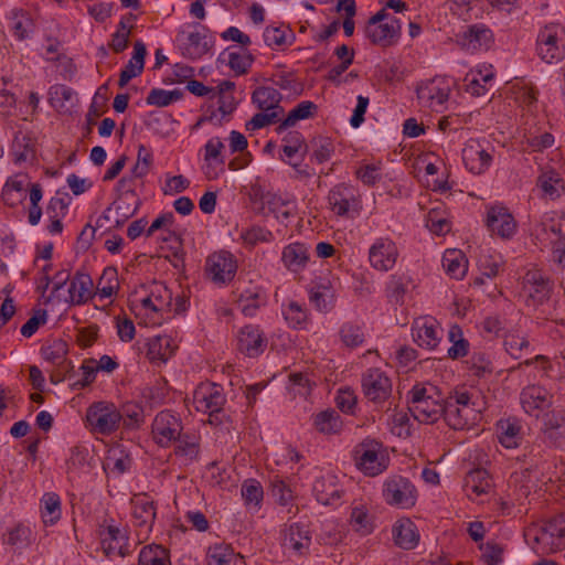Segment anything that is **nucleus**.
Returning <instances> with one entry per match:
<instances>
[{
  "label": "nucleus",
  "mask_w": 565,
  "mask_h": 565,
  "mask_svg": "<svg viewBox=\"0 0 565 565\" xmlns=\"http://www.w3.org/2000/svg\"><path fill=\"white\" fill-rule=\"evenodd\" d=\"M397 257V246L387 237L377 238L369 250L371 266L381 271L391 270L395 266Z\"/></svg>",
  "instance_id": "nucleus-12"
},
{
  "label": "nucleus",
  "mask_w": 565,
  "mask_h": 565,
  "mask_svg": "<svg viewBox=\"0 0 565 565\" xmlns=\"http://www.w3.org/2000/svg\"><path fill=\"white\" fill-rule=\"evenodd\" d=\"M93 297V279L83 271H76L68 287L67 302L71 305H83Z\"/></svg>",
  "instance_id": "nucleus-25"
},
{
  "label": "nucleus",
  "mask_w": 565,
  "mask_h": 565,
  "mask_svg": "<svg viewBox=\"0 0 565 565\" xmlns=\"http://www.w3.org/2000/svg\"><path fill=\"white\" fill-rule=\"evenodd\" d=\"M316 429L326 435L338 434L342 429L341 416L335 409H326L315 416Z\"/></svg>",
  "instance_id": "nucleus-41"
},
{
  "label": "nucleus",
  "mask_w": 565,
  "mask_h": 565,
  "mask_svg": "<svg viewBox=\"0 0 565 565\" xmlns=\"http://www.w3.org/2000/svg\"><path fill=\"white\" fill-rule=\"evenodd\" d=\"M505 351L514 359L522 358V351L527 350L529 341L518 334L509 333L504 337Z\"/></svg>",
  "instance_id": "nucleus-62"
},
{
  "label": "nucleus",
  "mask_w": 565,
  "mask_h": 565,
  "mask_svg": "<svg viewBox=\"0 0 565 565\" xmlns=\"http://www.w3.org/2000/svg\"><path fill=\"white\" fill-rule=\"evenodd\" d=\"M393 537L397 546L404 550L414 548L419 540L415 524L406 519L396 522L393 526Z\"/></svg>",
  "instance_id": "nucleus-32"
},
{
  "label": "nucleus",
  "mask_w": 565,
  "mask_h": 565,
  "mask_svg": "<svg viewBox=\"0 0 565 565\" xmlns=\"http://www.w3.org/2000/svg\"><path fill=\"white\" fill-rule=\"evenodd\" d=\"M449 341L452 345L448 349V356L456 360L468 354L469 342L463 338L462 329L452 324L448 331Z\"/></svg>",
  "instance_id": "nucleus-48"
},
{
  "label": "nucleus",
  "mask_w": 565,
  "mask_h": 565,
  "mask_svg": "<svg viewBox=\"0 0 565 565\" xmlns=\"http://www.w3.org/2000/svg\"><path fill=\"white\" fill-rule=\"evenodd\" d=\"M498 438L505 448H516L522 440V426L515 418L500 419L497 424Z\"/></svg>",
  "instance_id": "nucleus-30"
},
{
  "label": "nucleus",
  "mask_w": 565,
  "mask_h": 565,
  "mask_svg": "<svg viewBox=\"0 0 565 565\" xmlns=\"http://www.w3.org/2000/svg\"><path fill=\"white\" fill-rule=\"evenodd\" d=\"M537 186L542 190L543 194L551 200L559 198L565 191L564 180L561 178L559 173L553 169L542 172L537 179Z\"/></svg>",
  "instance_id": "nucleus-37"
},
{
  "label": "nucleus",
  "mask_w": 565,
  "mask_h": 565,
  "mask_svg": "<svg viewBox=\"0 0 565 565\" xmlns=\"http://www.w3.org/2000/svg\"><path fill=\"white\" fill-rule=\"evenodd\" d=\"M443 266L447 274L456 279H461L467 273V259L456 249H448L443 256Z\"/></svg>",
  "instance_id": "nucleus-42"
},
{
  "label": "nucleus",
  "mask_w": 565,
  "mask_h": 565,
  "mask_svg": "<svg viewBox=\"0 0 565 565\" xmlns=\"http://www.w3.org/2000/svg\"><path fill=\"white\" fill-rule=\"evenodd\" d=\"M444 396L430 383H417L407 393L408 411L419 423L434 424L441 415Z\"/></svg>",
  "instance_id": "nucleus-1"
},
{
  "label": "nucleus",
  "mask_w": 565,
  "mask_h": 565,
  "mask_svg": "<svg viewBox=\"0 0 565 565\" xmlns=\"http://www.w3.org/2000/svg\"><path fill=\"white\" fill-rule=\"evenodd\" d=\"M237 265L234 256L225 250L214 253L206 259V273L215 284H226L236 274Z\"/></svg>",
  "instance_id": "nucleus-14"
},
{
  "label": "nucleus",
  "mask_w": 565,
  "mask_h": 565,
  "mask_svg": "<svg viewBox=\"0 0 565 565\" xmlns=\"http://www.w3.org/2000/svg\"><path fill=\"white\" fill-rule=\"evenodd\" d=\"M146 54V45L141 41H136L134 44L132 57L125 66V68L120 72L118 81L119 87H125L131 78L142 73Z\"/></svg>",
  "instance_id": "nucleus-27"
},
{
  "label": "nucleus",
  "mask_w": 565,
  "mask_h": 565,
  "mask_svg": "<svg viewBox=\"0 0 565 565\" xmlns=\"http://www.w3.org/2000/svg\"><path fill=\"white\" fill-rule=\"evenodd\" d=\"M542 424L545 440L554 447H563L565 445V415L562 412H548L544 414Z\"/></svg>",
  "instance_id": "nucleus-21"
},
{
  "label": "nucleus",
  "mask_w": 565,
  "mask_h": 565,
  "mask_svg": "<svg viewBox=\"0 0 565 565\" xmlns=\"http://www.w3.org/2000/svg\"><path fill=\"white\" fill-rule=\"evenodd\" d=\"M10 29L19 40H25L34 32V23L30 14L21 9H13L10 12Z\"/></svg>",
  "instance_id": "nucleus-39"
},
{
  "label": "nucleus",
  "mask_w": 565,
  "mask_h": 565,
  "mask_svg": "<svg viewBox=\"0 0 565 565\" xmlns=\"http://www.w3.org/2000/svg\"><path fill=\"white\" fill-rule=\"evenodd\" d=\"M182 29L177 35V42L183 56L198 60L205 55L213 46L212 38L207 34L205 26L194 23Z\"/></svg>",
  "instance_id": "nucleus-2"
},
{
  "label": "nucleus",
  "mask_w": 565,
  "mask_h": 565,
  "mask_svg": "<svg viewBox=\"0 0 565 565\" xmlns=\"http://www.w3.org/2000/svg\"><path fill=\"white\" fill-rule=\"evenodd\" d=\"M132 515L138 526H151L156 519L154 502L146 494L136 495L132 501Z\"/></svg>",
  "instance_id": "nucleus-34"
},
{
  "label": "nucleus",
  "mask_w": 565,
  "mask_h": 565,
  "mask_svg": "<svg viewBox=\"0 0 565 565\" xmlns=\"http://www.w3.org/2000/svg\"><path fill=\"white\" fill-rule=\"evenodd\" d=\"M175 348L170 337L158 335L149 341L147 355L151 361L167 362Z\"/></svg>",
  "instance_id": "nucleus-40"
},
{
  "label": "nucleus",
  "mask_w": 565,
  "mask_h": 565,
  "mask_svg": "<svg viewBox=\"0 0 565 565\" xmlns=\"http://www.w3.org/2000/svg\"><path fill=\"white\" fill-rule=\"evenodd\" d=\"M42 518L45 524H54L61 518V500L56 493L49 492L42 499Z\"/></svg>",
  "instance_id": "nucleus-49"
},
{
  "label": "nucleus",
  "mask_w": 565,
  "mask_h": 565,
  "mask_svg": "<svg viewBox=\"0 0 565 565\" xmlns=\"http://www.w3.org/2000/svg\"><path fill=\"white\" fill-rule=\"evenodd\" d=\"M492 480L488 471L483 468H476L470 470L463 482V488L469 498L472 495L479 497L490 491Z\"/></svg>",
  "instance_id": "nucleus-29"
},
{
  "label": "nucleus",
  "mask_w": 565,
  "mask_h": 565,
  "mask_svg": "<svg viewBox=\"0 0 565 565\" xmlns=\"http://www.w3.org/2000/svg\"><path fill=\"white\" fill-rule=\"evenodd\" d=\"M68 345L66 341L62 339L49 341L41 348V354L45 361L57 366H63V370L65 371L71 367V362L66 361Z\"/></svg>",
  "instance_id": "nucleus-33"
},
{
  "label": "nucleus",
  "mask_w": 565,
  "mask_h": 565,
  "mask_svg": "<svg viewBox=\"0 0 565 565\" xmlns=\"http://www.w3.org/2000/svg\"><path fill=\"white\" fill-rule=\"evenodd\" d=\"M238 307L246 317H253L256 311L264 305V299L257 292L245 291L241 295Z\"/></svg>",
  "instance_id": "nucleus-57"
},
{
  "label": "nucleus",
  "mask_w": 565,
  "mask_h": 565,
  "mask_svg": "<svg viewBox=\"0 0 565 565\" xmlns=\"http://www.w3.org/2000/svg\"><path fill=\"white\" fill-rule=\"evenodd\" d=\"M290 391L295 395L307 397L312 388V383L303 373H291L289 375Z\"/></svg>",
  "instance_id": "nucleus-64"
},
{
  "label": "nucleus",
  "mask_w": 565,
  "mask_h": 565,
  "mask_svg": "<svg viewBox=\"0 0 565 565\" xmlns=\"http://www.w3.org/2000/svg\"><path fill=\"white\" fill-rule=\"evenodd\" d=\"M309 300L320 312H329L334 307L335 292L330 282H321L309 289Z\"/></svg>",
  "instance_id": "nucleus-31"
},
{
  "label": "nucleus",
  "mask_w": 565,
  "mask_h": 565,
  "mask_svg": "<svg viewBox=\"0 0 565 565\" xmlns=\"http://www.w3.org/2000/svg\"><path fill=\"white\" fill-rule=\"evenodd\" d=\"M383 498L388 505L399 509H411L416 504L417 491L406 477L394 475L383 483Z\"/></svg>",
  "instance_id": "nucleus-3"
},
{
  "label": "nucleus",
  "mask_w": 565,
  "mask_h": 565,
  "mask_svg": "<svg viewBox=\"0 0 565 565\" xmlns=\"http://www.w3.org/2000/svg\"><path fill=\"white\" fill-rule=\"evenodd\" d=\"M520 403L527 415L539 417L552 406L553 395L544 386L530 384L522 388Z\"/></svg>",
  "instance_id": "nucleus-11"
},
{
  "label": "nucleus",
  "mask_w": 565,
  "mask_h": 565,
  "mask_svg": "<svg viewBox=\"0 0 565 565\" xmlns=\"http://www.w3.org/2000/svg\"><path fill=\"white\" fill-rule=\"evenodd\" d=\"M139 565H169V552L161 545H147L139 553Z\"/></svg>",
  "instance_id": "nucleus-45"
},
{
  "label": "nucleus",
  "mask_w": 565,
  "mask_h": 565,
  "mask_svg": "<svg viewBox=\"0 0 565 565\" xmlns=\"http://www.w3.org/2000/svg\"><path fill=\"white\" fill-rule=\"evenodd\" d=\"M308 260L309 253L305 244H289L282 250V262L285 266L291 271L301 270Z\"/></svg>",
  "instance_id": "nucleus-38"
},
{
  "label": "nucleus",
  "mask_w": 565,
  "mask_h": 565,
  "mask_svg": "<svg viewBox=\"0 0 565 565\" xmlns=\"http://www.w3.org/2000/svg\"><path fill=\"white\" fill-rule=\"evenodd\" d=\"M282 141L285 142L282 146V152L287 158H292L300 150L307 149V145L305 143V139L298 131L289 132Z\"/></svg>",
  "instance_id": "nucleus-61"
},
{
  "label": "nucleus",
  "mask_w": 565,
  "mask_h": 565,
  "mask_svg": "<svg viewBox=\"0 0 565 565\" xmlns=\"http://www.w3.org/2000/svg\"><path fill=\"white\" fill-rule=\"evenodd\" d=\"M524 540L539 554L553 553L565 547V542L552 535L546 524H530L524 530Z\"/></svg>",
  "instance_id": "nucleus-9"
},
{
  "label": "nucleus",
  "mask_w": 565,
  "mask_h": 565,
  "mask_svg": "<svg viewBox=\"0 0 565 565\" xmlns=\"http://www.w3.org/2000/svg\"><path fill=\"white\" fill-rule=\"evenodd\" d=\"M254 57L247 50L241 52H228V65L238 75L247 73L253 64Z\"/></svg>",
  "instance_id": "nucleus-54"
},
{
  "label": "nucleus",
  "mask_w": 565,
  "mask_h": 565,
  "mask_svg": "<svg viewBox=\"0 0 565 565\" xmlns=\"http://www.w3.org/2000/svg\"><path fill=\"white\" fill-rule=\"evenodd\" d=\"M284 114V109L273 110V111H260L255 114L250 120H248L245 125L247 131H255L260 128H264L268 125L276 124L280 116Z\"/></svg>",
  "instance_id": "nucleus-53"
},
{
  "label": "nucleus",
  "mask_w": 565,
  "mask_h": 565,
  "mask_svg": "<svg viewBox=\"0 0 565 565\" xmlns=\"http://www.w3.org/2000/svg\"><path fill=\"white\" fill-rule=\"evenodd\" d=\"M364 396L374 404L384 403L392 393V382L380 369H369L361 379Z\"/></svg>",
  "instance_id": "nucleus-8"
},
{
  "label": "nucleus",
  "mask_w": 565,
  "mask_h": 565,
  "mask_svg": "<svg viewBox=\"0 0 565 565\" xmlns=\"http://www.w3.org/2000/svg\"><path fill=\"white\" fill-rule=\"evenodd\" d=\"M523 289L534 305H543L551 298L552 284L540 270H529L523 277Z\"/></svg>",
  "instance_id": "nucleus-18"
},
{
  "label": "nucleus",
  "mask_w": 565,
  "mask_h": 565,
  "mask_svg": "<svg viewBox=\"0 0 565 565\" xmlns=\"http://www.w3.org/2000/svg\"><path fill=\"white\" fill-rule=\"evenodd\" d=\"M122 415L113 403L97 402L86 412V420L90 429L102 435L114 433L121 422Z\"/></svg>",
  "instance_id": "nucleus-6"
},
{
  "label": "nucleus",
  "mask_w": 565,
  "mask_h": 565,
  "mask_svg": "<svg viewBox=\"0 0 565 565\" xmlns=\"http://www.w3.org/2000/svg\"><path fill=\"white\" fill-rule=\"evenodd\" d=\"M120 413L122 415L121 420L126 428H138L143 423V409L137 404H126Z\"/></svg>",
  "instance_id": "nucleus-56"
},
{
  "label": "nucleus",
  "mask_w": 565,
  "mask_h": 565,
  "mask_svg": "<svg viewBox=\"0 0 565 565\" xmlns=\"http://www.w3.org/2000/svg\"><path fill=\"white\" fill-rule=\"evenodd\" d=\"M408 278L405 275H392L386 286V295L391 302L398 305L404 300Z\"/></svg>",
  "instance_id": "nucleus-52"
},
{
  "label": "nucleus",
  "mask_w": 565,
  "mask_h": 565,
  "mask_svg": "<svg viewBox=\"0 0 565 565\" xmlns=\"http://www.w3.org/2000/svg\"><path fill=\"white\" fill-rule=\"evenodd\" d=\"M541 226L552 245H565V232L561 222L551 218L544 221Z\"/></svg>",
  "instance_id": "nucleus-59"
},
{
  "label": "nucleus",
  "mask_w": 565,
  "mask_h": 565,
  "mask_svg": "<svg viewBox=\"0 0 565 565\" xmlns=\"http://www.w3.org/2000/svg\"><path fill=\"white\" fill-rule=\"evenodd\" d=\"M564 29L558 24L546 25L537 36V54L542 61L552 64L565 57Z\"/></svg>",
  "instance_id": "nucleus-5"
},
{
  "label": "nucleus",
  "mask_w": 565,
  "mask_h": 565,
  "mask_svg": "<svg viewBox=\"0 0 565 565\" xmlns=\"http://www.w3.org/2000/svg\"><path fill=\"white\" fill-rule=\"evenodd\" d=\"M486 224L493 235L510 239L516 232V222L505 206L493 205L488 209Z\"/></svg>",
  "instance_id": "nucleus-15"
},
{
  "label": "nucleus",
  "mask_w": 565,
  "mask_h": 565,
  "mask_svg": "<svg viewBox=\"0 0 565 565\" xmlns=\"http://www.w3.org/2000/svg\"><path fill=\"white\" fill-rule=\"evenodd\" d=\"M450 88L440 78H434L417 88V98L425 107L437 110L449 97Z\"/></svg>",
  "instance_id": "nucleus-19"
},
{
  "label": "nucleus",
  "mask_w": 565,
  "mask_h": 565,
  "mask_svg": "<svg viewBox=\"0 0 565 565\" xmlns=\"http://www.w3.org/2000/svg\"><path fill=\"white\" fill-rule=\"evenodd\" d=\"M331 211L338 216H353L362 209L359 190L348 183L334 185L328 194Z\"/></svg>",
  "instance_id": "nucleus-7"
},
{
  "label": "nucleus",
  "mask_w": 565,
  "mask_h": 565,
  "mask_svg": "<svg viewBox=\"0 0 565 565\" xmlns=\"http://www.w3.org/2000/svg\"><path fill=\"white\" fill-rule=\"evenodd\" d=\"M282 315L289 327L294 329L303 328L308 320L307 309L295 300L282 306Z\"/></svg>",
  "instance_id": "nucleus-47"
},
{
  "label": "nucleus",
  "mask_w": 565,
  "mask_h": 565,
  "mask_svg": "<svg viewBox=\"0 0 565 565\" xmlns=\"http://www.w3.org/2000/svg\"><path fill=\"white\" fill-rule=\"evenodd\" d=\"M358 468L366 476L375 477L388 467V456L382 444L375 440L361 443L355 450Z\"/></svg>",
  "instance_id": "nucleus-4"
},
{
  "label": "nucleus",
  "mask_w": 565,
  "mask_h": 565,
  "mask_svg": "<svg viewBox=\"0 0 565 565\" xmlns=\"http://www.w3.org/2000/svg\"><path fill=\"white\" fill-rule=\"evenodd\" d=\"M102 547L106 556H121L127 554V537L116 526L109 525L100 532Z\"/></svg>",
  "instance_id": "nucleus-26"
},
{
  "label": "nucleus",
  "mask_w": 565,
  "mask_h": 565,
  "mask_svg": "<svg viewBox=\"0 0 565 565\" xmlns=\"http://www.w3.org/2000/svg\"><path fill=\"white\" fill-rule=\"evenodd\" d=\"M461 41L467 50H487L492 42V32L483 24L470 25L463 32Z\"/></svg>",
  "instance_id": "nucleus-28"
},
{
  "label": "nucleus",
  "mask_w": 565,
  "mask_h": 565,
  "mask_svg": "<svg viewBox=\"0 0 565 565\" xmlns=\"http://www.w3.org/2000/svg\"><path fill=\"white\" fill-rule=\"evenodd\" d=\"M470 363V371L473 373V375L478 377H486L488 375H491L493 372V366L489 358L482 353H473L469 360Z\"/></svg>",
  "instance_id": "nucleus-58"
},
{
  "label": "nucleus",
  "mask_w": 565,
  "mask_h": 565,
  "mask_svg": "<svg viewBox=\"0 0 565 565\" xmlns=\"http://www.w3.org/2000/svg\"><path fill=\"white\" fill-rule=\"evenodd\" d=\"M290 31L279 26H267L264 31V41L269 47L282 46L287 44Z\"/></svg>",
  "instance_id": "nucleus-63"
},
{
  "label": "nucleus",
  "mask_w": 565,
  "mask_h": 565,
  "mask_svg": "<svg viewBox=\"0 0 565 565\" xmlns=\"http://www.w3.org/2000/svg\"><path fill=\"white\" fill-rule=\"evenodd\" d=\"M339 337L342 344L347 348L354 349L364 342V332L362 328L354 322L348 321L341 324Z\"/></svg>",
  "instance_id": "nucleus-46"
},
{
  "label": "nucleus",
  "mask_w": 565,
  "mask_h": 565,
  "mask_svg": "<svg viewBox=\"0 0 565 565\" xmlns=\"http://www.w3.org/2000/svg\"><path fill=\"white\" fill-rule=\"evenodd\" d=\"M267 339L257 326L243 327L237 335V348L247 356L255 358L264 352Z\"/></svg>",
  "instance_id": "nucleus-20"
},
{
  "label": "nucleus",
  "mask_w": 565,
  "mask_h": 565,
  "mask_svg": "<svg viewBox=\"0 0 565 565\" xmlns=\"http://www.w3.org/2000/svg\"><path fill=\"white\" fill-rule=\"evenodd\" d=\"M182 431L180 418L169 411L160 412L152 423V436L158 445L168 447L175 441Z\"/></svg>",
  "instance_id": "nucleus-10"
},
{
  "label": "nucleus",
  "mask_w": 565,
  "mask_h": 565,
  "mask_svg": "<svg viewBox=\"0 0 565 565\" xmlns=\"http://www.w3.org/2000/svg\"><path fill=\"white\" fill-rule=\"evenodd\" d=\"M461 154L465 167L473 174L484 173L492 162V154L477 139L467 140Z\"/></svg>",
  "instance_id": "nucleus-17"
},
{
  "label": "nucleus",
  "mask_w": 565,
  "mask_h": 565,
  "mask_svg": "<svg viewBox=\"0 0 565 565\" xmlns=\"http://www.w3.org/2000/svg\"><path fill=\"white\" fill-rule=\"evenodd\" d=\"M225 402L222 387L215 383H201L194 390L193 404L198 412L222 411Z\"/></svg>",
  "instance_id": "nucleus-13"
},
{
  "label": "nucleus",
  "mask_w": 565,
  "mask_h": 565,
  "mask_svg": "<svg viewBox=\"0 0 565 565\" xmlns=\"http://www.w3.org/2000/svg\"><path fill=\"white\" fill-rule=\"evenodd\" d=\"M544 446L540 443H534L523 448L522 457H519V459L527 465V469H534L544 460Z\"/></svg>",
  "instance_id": "nucleus-55"
},
{
  "label": "nucleus",
  "mask_w": 565,
  "mask_h": 565,
  "mask_svg": "<svg viewBox=\"0 0 565 565\" xmlns=\"http://www.w3.org/2000/svg\"><path fill=\"white\" fill-rule=\"evenodd\" d=\"M131 463V459L128 455H125L122 450H110L106 459L107 468L116 471L118 475L126 472Z\"/></svg>",
  "instance_id": "nucleus-60"
},
{
  "label": "nucleus",
  "mask_w": 565,
  "mask_h": 565,
  "mask_svg": "<svg viewBox=\"0 0 565 565\" xmlns=\"http://www.w3.org/2000/svg\"><path fill=\"white\" fill-rule=\"evenodd\" d=\"M312 491L317 501L323 505L334 504L342 497V490L338 487L335 477L331 475L317 478Z\"/></svg>",
  "instance_id": "nucleus-23"
},
{
  "label": "nucleus",
  "mask_w": 565,
  "mask_h": 565,
  "mask_svg": "<svg viewBox=\"0 0 565 565\" xmlns=\"http://www.w3.org/2000/svg\"><path fill=\"white\" fill-rule=\"evenodd\" d=\"M317 109L318 106L313 102L305 100L299 103L289 111L288 116L278 126L277 131L281 132L282 130L295 126L297 121L312 117Z\"/></svg>",
  "instance_id": "nucleus-43"
},
{
  "label": "nucleus",
  "mask_w": 565,
  "mask_h": 565,
  "mask_svg": "<svg viewBox=\"0 0 565 565\" xmlns=\"http://www.w3.org/2000/svg\"><path fill=\"white\" fill-rule=\"evenodd\" d=\"M183 93L179 89L164 90L161 88H152L148 94L146 102L148 105L157 107H167L170 104L182 98Z\"/></svg>",
  "instance_id": "nucleus-50"
},
{
  "label": "nucleus",
  "mask_w": 565,
  "mask_h": 565,
  "mask_svg": "<svg viewBox=\"0 0 565 565\" xmlns=\"http://www.w3.org/2000/svg\"><path fill=\"white\" fill-rule=\"evenodd\" d=\"M281 94L274 87L262 86L252 94V102L263 111L284 109L280 106Z\"/></svg>",
  "instance_id": "nucleus-36"
},
{
  "label": "nucleus",
  "mask_w": 565,
  "mask_h": 565,
  "mask_svg": "<svg viewBox=\"0 0 565 565\" xmlns=\"http://www.w3.org/2000/svg\"><path fill=\"white\" fill-rule=\"evenodd\" d=\"M401 32V24L397 20L392 19L385 23H377L366 25V38L373 43L382 46H387L398 36Z\"/></svg>",
  "instance_id": "nucleus-24"
},
{
  "label": "nucleus",
  "mask_w": 565,
  "mask_h": 565,
  "mask_svg": "<svg viewBox=\"0 0 565 565\" xmlns=\"http://www.w3.org/2000/svg\"><path fill=\"white\" fill-rule=\"evenodd\" d=\"M443 417L448 424L449 427L454 429H463L468 426L470 420V415L473 413V409H466L456 403H452V399H445L443 404Z\"/></svg>",
  "instance_id": "nucleus-35"
},
{
  "label": "nucleus",
  "mask_w": 565,
  "mask_h": 565,
  "mask_svg": "<svg viewBox=\"0 0 565 565\" xmlns=\"http://www.w3.org/2000/svg\"><path fill=\"white\" fill-rule=\"evenodd\" d=\"M119 287L117 270L113 267L104 269L97 284V292L100 298L111 297Z\"/></svg>",
  "instance_id": "nucleus-51"
},
{
  "label": "nucleus",
  "mask_w": 565,
  "mask_h": 565,
  "mask_svg": "<svg viewBox=\"0 0 565 565\" xmlns=\"http://www.w3.org/2000/svg\"><path fill=\"white\" fill-rule=\"evenodd\" d=\"M206 563L207 565H236L237 555L230 545L218 543L209 547Z\"/></svg>",
  "instance_id": "nucleus-44"
},
{
  "label": "nucleus",
  "mask_w": 565,
  "mask_h": 565,
  "mask_svg": "<svg viewBox=\"0 0 565 565\" xmlns=\"http://www.w3.org/2000/svg\"><path fill=\"white\" fill-rule=\"evenodd\" d=\"M412 335L420 348L434 350L441 340L443 329L435 319L423 317L414 321Z\"/></svg>",
  "instance_id": "nucleus-16"
},
{
  "label": "nucleus",
  "mask_w": 565,
  "mask_h": 565,
  "mask_svg": "<svg viewBox=\"0 0 565 565\" xmlns=\"http://www.w3.org/2000/svg\"><path fill=\"white\" fill-rule=\"evenodd\" d=\"M281 544L285 550L303 555L309 551L311 545V535L306 526L298 523L289 525L282 534Z\"/></svg>",
  "instance_id": "nucleus-22"
}]
</instances>
